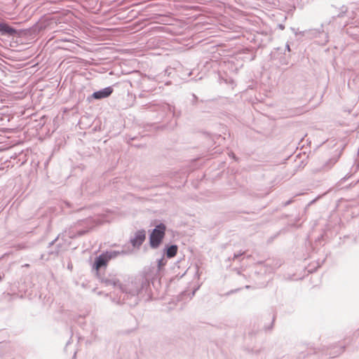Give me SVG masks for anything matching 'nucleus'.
Listing matches in <instances>:
<instances>
[{"instance_id": "obj_1", "label": "nucleus", "mask_w": 359, "mask_h": 359, "mask_svg": "<svg viewBox=\"0 0 359 359\" xmlns=\"http://www.w3.org/2000/svg\"><path fill=\"white\" fill-rule=\"evenodd\" d=\"M150 276H139L133 279L126 285H122L116 275L109 274L102 277L101 282L106 286L117 287L121 296L112 298V302L117 304H127L129 306H136L140 300V297L148 294L150 287Z\"/></svg>"}, {"instance_id": "obj_2", "label": "nucleus", "mask_w": 359, "mask_h": 359, "mask_svg": "<svg viewBox=\"0 0 359 359\" xmlns=\"http://www.w3.org/2000/svg\"><path fill=\"white\" fill-rule=\"evenodd\" d=\"M90 218L79 220L74 225H72L67 230H65L62 233V236H68L70 238H75L79 236H81L86 233L89 229V224L90 222Z\"/></svg>"}, {"instance_id": "obj_3", "label": "nucleus", "mask_w": 359, "mask_h": 359, "mask_svg": "<svg viewBox=\"0 0 359 359\" xmlns=\"http://www.w3.org/2000/svg\"><path fill=\"white\" fill-rule=\"evenodd\" d=\"M166 226L160 223L156 225L149 235V244L151 248L156 249L161 245L165 233Z\"/></svg>"}, {"instance_id": "obj_4", "label": "nucleus", "mask_w": 359, "mask_h": 359, "mask_svg": "<svg viewBox=\"0 0 359 359\" xmlns=\"http://www.w3.org/2000/svg\"><path fill=\"white\" fill-rule=\"evenodd\" d=\"M113 91L114 89L111 86L106 87L100 90L94 92L90 97H88V100L90 101L91 98L95 100H102L107 98L112 94Z\"/></svg>"}, {"instance_id": "obj_5", "label": "nucleus", "mask_w": 359, "mask_h": 359, "mask_svg": "<svg viewBox=\"0 0 359 359\" xmlns=\"http://www.w3.org/2000/svg\"><path fill=\"white\" fill-rule=\"evenodd\" d=\"M146 238V232L144 230H138L135 232L134 237L130 239L131 245L135 248H140Z\"/></svg>"}, {"instance_id": "obj_6", "label": "nucleus", "mask_w": 359, "mask_h": 359, "mask_svg": "<svg viewBox=\"0 0 359 359\" xmlns=\"http://www.w3.org/2000/svg\"><path fill=\"white\" fill-rule=\"evenodd\" d=\"M108 260L104 254L102 252L99 256L95 257V262L93 265V269H95L96 271H98L100 269L104 266H107L108 264Z\"/></svg>"}, {"instance_id": "obj_7", "label": "nucleus", "mask_w": 359, "mask_h": 359, "mask_svg": "<svg viewBox=\"0 0 359 359\" xmlns=\"http://www.w3.org/2000/svg\"><path fill=\"white\" fill-rule=\"evenodd\" d=\"M17 30L4 22H0V33L3 35L15 36Z\"/></svg>"}, {"instance_id": "obj_8", "label": "nucleus", "mask_w": 359, "mask_h": 359, "mask_svg": "<svg viewBox=\"0 0 359 359\" xmlns=\"http://www.w3.org/2000/svg\"><path fill=\"white\" fill-rule=\"evenodd\" d=\"M177 250L178 247L177 245H167L163 249V255L166 256L167 258H172L176 255Z\"/></svg>"}, {"instance_id": "obj_9", "label": "nucleus", "mask_w": 359, "mask_h": 359, "mask_svg": "<svg viewBox=\"0 0 359 359\" xmlns=\"http://www.w3.org/2000/svg\"><path fill=\"white\" fill-rule=\"evenodd\" d=\"M108 262L111 259H115L119 255H125L127 254V252L125 250H109L104 252Z\"/></svg>"}, {"instance_id": "obj_10", "label": "nucleus", "mask_w": 359, "mask_h": 359, "mask_svg": "<svg viewBox=\"0 0 359 359\" xmlns=\"http://www.w3.org/2000/svg\"><path fill=\"white\" fill-rule=\"evenodd\" d=\"M158 107L159 110H161L163 112L170 113L172 116L175 115V107L171 106L169 104L162 102L158 104Z\"/></svg>"}, {"instance_id": "obj_11", "label": "nucleus", "mask_w": 359, "mask_h": 359, "mask_svg": "<svg viewBox=\"0 0 359 359\" xmlns=\"http://www.w3.org/2000/svg\"><path fill=\"white\" fill-rule=\"evenodd\" d=\"M167 257L165 258L164 255H162V257L157 259V271L158 272H161L163 269V267L166 265L167 264Z\"/></svg>"}, {"instance_id": "obj_12", "label": "nucleus", "mask_w": 359, "mask_h": 359, "mask_svg": "<svg viewBox=\"0 0 359 359\" xmlns=\"http://www.w3.org/2000/svg\"><path fill=\"white\" fill-rule=\"evenodd\" d=\"M190 102L193 105H195L197 103L198 97L195 94H191V98L190 100Z\"/></svg>"}, {"instance_id": "obj_13", "label": "nucleus", "mask_w": 359, "mask_h": 359, "mask_svg": "<svg viewBox=\"0 0 359 359\" xmlns=\"http://www.w3.org/2000/svg\"><path fill=\"white\" fill-rule=\"evenodd\" d=\"M240 290H241V288H238V289H236V290H230V291L227 292L226 293V296L231 295V294H233V293H235V292H236L239 291Z\"/></svg>"}, {"instance_id": "obj_14", "label": "nucleus", "mask_w": 359, "mask_h": 359, "mask_svg": "<svg viewBox=\"0 0 359 359\" xmlns=\"http://www.w3.org/2000/svg\"><path fill=\"white\" fill-rule=\"evenodd\" d=\"M60 252V250H59V245H57V250H55V251H50L49 252V254H51V255H53V254H55V255H57Z\"/></svg>"}, {"instance_id": "obj_15", "label": "nucleus", "mask_w": 359, "mask_h": 359, "mask_svg": "<svg viewBox=\"0 0 359 359\" xmlns=\"http://www.w3.org/2000/svg\"><path fill=\"white\" fill-rule=\"evenodd\" d=\"M60 236V235H58L57 237L56 238H55L53 241H52L50 243H49V247L53 245V244L58 240L59 237Z\"/></svg>"}, {"instance_id": "obj_16", "label": "nucleus", "mask_w": 359, "mask_h": 359, "mask_svg": "<svg viewBox=\"0 0 359 359\" xmlns=\"http://www.w3.org/2000/svg\"><path fill=\"white\" fill-rule=\"evenodd\" d=\"M241 255H234V257L235 258H237L238 257L241 256Z\"/></svg>"}, {"instance_id": "obj_17", "label": "nucleus", "mask_w": 359, "mask_h": 359, "mask_svg": "<svg viewBox=\"0 0 359 359\" xmlns=\"http://www.w3.org/2000/svg\"><path fill=\"white\" fill-rule=\"evenodd\" d=\"M76 353L75 352V353H74V358H75V357H76Z\"/></svg>"}]
</instances>
